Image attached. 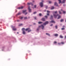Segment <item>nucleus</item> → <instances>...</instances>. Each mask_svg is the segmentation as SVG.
Instances as JSON below:
<instances>
[{"mask_svg":"<svg viewBox=\"0 0 66 66\" xmlns=\"http://www.w3.org/2000/svg\"><path fill=\"white\" fill-rule=\"evenodd\" d=\"M30 6H29L28 7V9L29 11V12H31V9H30Z\"/></svg>","mask_w":66,"mask_h":66,"instance_id":"obj_9","label":"nucleus"},{"mask_svg":"<svg viewBox=\"0 0 66 66\" xmlns=\"http://www.w3.org/2000/svg\"><path fill=\"white\" fill-rule=\"evenodd\" d=\"M36 12H34V14H36Z\"/></svg>","mask_w":66,"mask_h":66,"instance_id":"obj_34","label":"nucleus"},{"mask_svg":"<svg viewBox=\"0 0 66 66\" xmlns=\"http://www.w3.org/2000/svg\"><path fill=\"white\" fill-rule=\"evenodd\" d=\"M59 14H62V12L60 11H59Z\"/></svg>","mask_w":66,"mask_h":66,"instance_id":"obj_22","label":"nucleus"},{"mask_svg":"<svg viewBox=\"0 0 66 66\" xmlns=\"http://www.w3.org/2000/svg\"><path fill=\"white\" fill-rule=\"evenodd\" d=\"M15 12H17V11H15Z\"/></svg>","mask_w":66,"mask_h":66,"instance_id":"obj_57","label":"nucleus"},{"mask_svg":"<svg viewBox=\"0 0 66 66\" xmlns=\"http://www.w3.org/2000/svg\"><path fill=\"white\" fill-rule=\"evenodd\" d=\"M61 30H65V28H62L61 29Z\"/></svg>","mask_w":66,"mask_h":66,"instance_id":"obj_33","label":"nucleus"},{"mask_svg":"<svg viewBox=\"0 0 66 66\" xmlns=\"http://www.w3.org/2000/svg\"><path fill=\"white\" fill-rule=\"evenodd\" d=\"M61 11H63V10L62 9H61Z\"/></svg>","mask_w":66,"mask_h":66,"instance_id":"obj_52","label":"nucleus"},{"mask_svg":"<svg viewBox=\"0 0 66 66\" xmlns=\"http://www.w3.org/2000/svg\"><path fill=\"white\" fill-rule=\"evenodd\" d=\"M39 16H42V14L40 13L39 14Z\"/></svg>","mask_w":66,"mask_h":66,"instance_id":"obj_31","label":"nucleus"},{"mask_svg":"<svg viewBox=\"0 0 66 66\" xmlns=\"http://www.w3.org/2000/svg\"><path fill=\"white\" fill-rule=\"evenodd\" d=\"M64 38H65V39H66V35L65 36Z\"/></svg>","mask_w":66,"mask_h":66,"instance_id":"obj_47","label":"nucleus"},{"mask_svg":"<svg viewBox=\"0 0 66 66\" xmlns=\"http://www.w3.org/2000/svg\"><path fill=\"white\" fill-rule=\"evenodd\" d=\"M48 23L49 22L48 21H46L45 23H44L43 24L44 26H46L47 24H48Z\"/></svg>","mask_w":66,"mask_h":66,"instance_id":"obj_7","label":"nucleus"},{"mask_svg":"<svg viewBox=\"0 0 66 66\" xmlns=\"http://www.w3.org/2000/svg\"><path fill=\"white\" fill-rule=\"evenodd\" d=\"M64 21V20L63 19H61L60 20L61 22H62Z\"/></svg>","mask_w":66,"mask_h":66,"instance_id":"obj_23","label":"nucleus"},{"mask_svg":"<svg viewBox=\"0 0 66 66\" xmlns=\"http://www.w3.org/2000/svg\"><path fill=\"white\" fill-rule=\"evenodd\" d=\"M22 30L23 31V34H26V32H25V31H24L25 30L26 31H28V32H31V31H32V30L30 29V28H26V29H25L24 28H23L22 29Z\"/></svg>","mask_w":66,"mask_h":66,"instance_id":"obj_1","label":"nucleus"},{"mask_svg":"<svg viewBox=\"0 0 66 66\" xmlns=\"http://www.w3.org/2000/svg\"><path fill=\"white\" fill-rule=\"evenodd\" d=\"M46 35H48V36H50V34L48 33H46Z\"/></svg>","mask_w":66,"mask_h":66,"instance_id":"obj_18","label":"nucleus"},{"mask_svg":"<svg viewBox=\"0 0 66 66\" xmlns=\"http://www.w3.org/2000/svg\"><path fill=\"white\" fill-rule=\"evenodd\" d=\"M23 6H21L17 8L18 9H23Z\"/></svg>","mask_w":66,"mask_h":66,"instance_id":"obj_8","label":"nucleus"},{"mask_svg":"<svg viewBox=\"0 0 66 66\" xmlns=\"http://www.w3.org/2000/svg\"><path fill=\"white\" fill-rule=\"evenodd\" d=\"M53 26V24H51L50 25V26Z\"/></svg>","mask_w":66,"mask_h":66,"instance_id":"obj_45","label":"nucleus"},{"mask_svg":"<svg viewBox=\"0 0 66 66\" xmlns=\"http://www.w3.org/2000/svg\"><path fill=\"white\" fill-rule=\"evenodd\" d=\"M39 24H41V23H42L43 22H38Z\"/></svg>","mask_w":66,"mask_h":66,"instance_id":"obj_25","label":"nucleus"},{"mask_svg":"<svg viewBox=\"0 0 66 66\" xmlns=\"http://www.w3.org/2000/svg\"><path fill=\"white\" fill-rule=\"evenodd\" d=\"M57 12L56 11L54 12V14H53V15L55 18H56L57 16H59V14H57Z\"/></svg>","mask_w":66,"mask_h":66,"instance_id":"obj_2","label":"nucleus"},{"mask_svg":"<svg viewBox=\"0 0 66 66\" xmlns=\"http://www.w3.org/2000/svg\"><path fill=\"white\" fill-rule=\"evenodd\" d=\"M63 14H65L66 13V11H63Z\"/></svg>","mask_w":66,"mask_h":66,"instance_id":"obj_24","label":"nucleus"},{"mask_svg":"<svg viewBox=\"0 0 66 66\" xmlns=\"http://www.w3.org/2000/svg\"><path fill=\"white\" fill-rule=\"evenodd\" d=\"M32 2H34V1H32Z\"/></svg>","mask_w":66,"mask_h":66,"instance_id":"obj_54","label":"nucleus"},{"mask_svg":"<svg viewBox=\"0 0 66 66\" xmlns=\"http://www.w3.org/2000/svg\"><path fill=\"white\" fill-rule=\"evenodd\" d=\"M31 3H27L28 5H31Z\"/></svg>","mask_w":66,"mask_h":66,"instance_id":"obj_26","label":"nucleus"},{"mask_svg":"<svg viewBox=\"0 0 66 66\" xmlns=\"http://www.w3.org/2000/svg\"><path fill=\"white\" fill-rule=\"evenodd\" d=\"M34 6L35 8H36V5H35Z\"/></svg>","mask_w":66,"mask_h":66,"instance_id":"obj_37","label":"nucleus"},{"mask_svg":"<svg viewBox=\"0 0 66 66\" xmlns=\"http://www.w3.org/2000/svg\"><path fill=\"white\" fill-rule=\"evenodd\" d=\"M34 24H35V23H34Z\"/></svg>","mask_w":66,"mask_h":66,"instance_id":"obj_53","label":"nucleus"},{"mask_svg":"<svg viewBox=\"0 0 66 66\" xmlns=\"http://www.w3.org/2000/svg\"><path fill=\"white\" fill-rule=\"evenodd\" d=\"M30 5H31L32 6V5H33V4L32 3H31V4H30Z\"/></svg>","mask_w":66,"mask_h":66,"instance_id":"obj_41","label":"nucleus"},{"mask_svg":"<svg viewBox=\"0 0 66 66\" xmlns=\"http://www.w3.org/2000/svg\"><path fill=\"white\" fill-rule=\"evenodd\" d=\"M63 6H65V5L64 4V5H63Z\"/></svg>","mask_w":66,"mask_h":66,"instance_id":"obj_51","label":"nucleus"},{"mask_svg":"<svg viewBox=\"0 0 66 66\" xmlns=\"http://www.w3.org/2000/svg\"><path fill=\"white\" fill-rule=\"evenodd\" d=\"M42 20L43 21H45L46 20H45V18H43L42 19Z\"/></svg>","mask_w":66,"mask_h":66,"instance_id":"obj_12","label":"nucleus"},{"mask_svg":"<svg viewBox=\"0 0 66 66\" xmlns=\"http://www.w3.org/2000/svg\"><path fill=\"white\" fill-rule=\"evenodd\" d=\"M17 33H18H18H19L18 32H17Z\"/></svg>","mask_w":66,"mask_h":66,"instance_id":"obj_56","label":"nucleus"},{"mask_svg":"<svg viewBox=\"0 0 66 66\" xmlns=\"http://www.w3.org/2000/svg\"><path fill=\"white\" fill-rule=\"evenodd\" d=\"M57 43V42H56V41H55L54 42V44H56Z\"/></svg>","mask_w":66,"mask_h":66,"instance_id":"obj_39","label":"nucleus"},{"mask_svg":"<svg viewBox=\"0 0 66 66\" xmlns=\"http://www.w3.org/2000/svg\"><path fill=\"white\" fill-rule=\"evenodd\" d=\"M50 19H53V16L51 15V17L50 18Z\"/></svg>","mask_w":66,"mask_h":66,"instance_id":"obj_14","label":"nucleus"},{"mask_svg":"<svg viewBox=\"0 0 66 66\" xmlns=\"http://www.w3.org/2000/svg\"><path fill=\"white\" fill-rule=\"evenodd\" d=\"M54 5H55V6H58V4H57V3L56 2H55L54 3Z\"/></svg>","mask_w":66,"mask_h":66,"instance_id":"obj_11","label":"nucleus"},{"mask_svg":"<svg viewBox=\"0 0 66 66\" xmlns=\"http://www.w3.org/2000/svg\"><path fill=\"white\" fill-rule=\"evenodd\" d=\"M46 9H48V6H46Z\"/></svg>","mask_w":66,"mask_h":66,"instance_id":"obj_46","label":"nucleus"},{"mask_svg":"<svg viewBox=\"0 0 66 66\" xmlns=\"http://www.w3.org/2000/svg\"><path fill=\"white\" fill-rule=\"evenodd\" d=\"M63 28H64V27H65V26H63Z\"/></svg>","mask_w":66,"mask_h":66,"instance_id":"obj_49","label":"nucleus"},{"mask_svg":"<svg viewBox=\"0 0 66 66\" xmlns=\"http://www.w3.org/2000/svg\"><path fill=\"white\" fill-rule=\"evenodd\" d=\"M21 14V13L19 12L16 15V16H18V15H20Z\"/></svg>","mask_w":66,"mask_h":66,"instance_id":"obj_13","label":"nucleus"},{"mask_svg":"<svg viewBox=\"0 0 66 66\" xmlns=\"http://www.w3.org/2000/svg\"><path fill=\"white\" fill-rule=\"evenodd\" d=\"M50 23H55V22L53 20H52L51 21H50Z\"/></svg>","mask_w":66,"mask_h":66,"instance_id":"obj_10","label":"nucleus"},{"mask_svg":"<svg viewBox=\"0 0 66 66\" xmlns=\"http://www.w3.org/2000/svg\"><path fill=\"white\" fill-rule=\"evenodd\" d=\"M58 34H55L54 35V36H58Z\"/></svg>","mask_w":66,"mask_h":66,"instance_id":"obj_17","label":"nucleus"},{"mask_svg":"<svg viewBox=\"0 0 66 66\" xmlns=\"http://www.w3.org/2000/svg\"><path fill=\"white\" fill-rule=\"evenodd\" d=\"M54 9V7L53 6H52L51 7V10H53Z\"/></svg>","mask_w":66,"mask_h":66,"instance_id":"obj_16","label":"nucleus"},{"mask_svg":"<svg viewBox=\"0 0 66 66\" xmlns=\"http://www.w3.org/2000/svg\"><path fill=\"white\" fill-rule=\"evenodd\" d=\"M20 19H21V20H22V19H23V17H21L20 18Z\"/></svg>","mask_w":66,"mask_h":66,"instance_id":"obj_27","label":"nucleus"},{"mask_svg":"<svg viewBox=\"0 0 66 66\" xmlns=\"http://www.w3.org/2000/svg\"><path fill=\"white\" fill-rule=\"evenodd\" d=\"M34 18L35 19H36H36H37V18H36V17H34Z\"/></svg>","mask_w":66,"mask_h":66,"instance_id":"obj_40","label":"nucleus"},{"mask_svg":"<svg viewBox=\"0 0 66 66\" xmlns=\"http://www.w3.org/2000/svg\"><path fill=\"white\" fill-rule=\"evenodd\" d=\"M17 21L18 22L19 21H20L19 20H17Z\"/></svg>","mask_w":66,"mask_h":66,"instance_id":"obj_50","label":"nucleus"},{"mask_svg":"<svg viewBox=\"0 0 66 66\" xmlns=\"http://www.w3.org/2000/svg\"><path fill=\"white\" fill-rule=\"evenodd\" d=\"M58 45H61V44L60 43H58Z\"/></svg>","mask_w":66,"mask_h":66,"instance_id":"obj_48","label":"nucleus"},{"mask_svg":"<svg viewBox=\"0 0 66 66\" xmlns=\"http://www.w3.org/2000/svg\"><path fill=\"white\" fill-rule=\"evenodd\" d=\"M30 16H28V19H30Z\"/></svg>","mask_w":66,"mask_h":66,"instance_id":"obj_44","label":"nucleus"},{"mask_svg":"<svg viewBox=\"0 0 66 66\" xmlns=\"http://www.w3.org/2000/svg\"><path fill=\"white\" fill-rule=\"evenodd\" d=\"M50 12L48 10L47 11V12L48 13H50Z\"/></svg>","mask_w":66,"mask_h":66,"instance_id":"obj_36","label":"nucleus"},{"mask_svg":"<svg viewBox=\"0 0 66 66\" xmlns=\"http://www.w3.org/2000/svg\"><path fill=\"white\" fill-rule=\"evenodd\" d=\"M55 28L56 29H57V25L55 26Z\"/></svg>","mask_w":66,"mask_h":66,"instance_id":"obj_29","label":"nucleus"},{"mask_svg":"<svg viewBox=\"0 0 66 66\" xmlns=\"http://www.w3.org/2000/svg\"><path fill=\"white\" fill-rule=\"evenodd\" d=\"M12 28V29L13 31H16V28L15 26H12L11 27Z\"/></svg>","mask_w":66,"mask_h":66,"instance_id":"obj_6","label":"nucleus"},{"mask_svg":"<svg viewBox=\"0 0 66 66\" xmlns=\"http://www.w3.org/2000/svg\"><path fill=\"white\" fill-rule=\"evenodd\" d=\"M61 15H59L58 16V17L57 18L58 19H60L61 18Z\"/></svg>","mask_w":66,"mask_h":66,"instance_id":"obj_19","label":"nucleus"},{"mask_svg":"<svg viewBox=\"0 0 66 66\" xmlns=\"http://www.w3.org/2000/svg\"><path fill=\"white\" fill-rule=\"evenodd\" d=\"M40 27H42V29H44V28H45V27L42 24L41 26H39L38 27V28H40Z\"/></svg>","mask_w":66,"mask_h":66,"instance_id":"obj_5","label":"nucleus"},{"mask_svg":"<svg viewBox=\"0 0 66 66\" xmlns=\"http://www.w3.org/2000/svg\"><path fill=\"white\" fill-rule=\"evenodd\" d=\"M45 17L46 18V19H47V18H48V16H45Z\"/></svg>","mask_w":66,"mask_h":66,"instance_id":"obj_32","label":"nucleus"},{"mask_svg":"<svg viewBox=\"0 0 66 66\" xmlns=\"http://www.w3.org/2000/svg\"><path fill=\"white\" fill-rule=\"evenodd\" d=\"M61 44H62V45H63V44H64V43L63 42H61Z\"/></svg>","mask_w":66,"mask_h":66,"instance_id":"obj_28","label":"nucleus"},{"mask_svg":"<svg viewBox=\"0 0 66 66\" xmlns=\"http://www.w3.org/2000/svg\"><path fill=\"white\" fill-rule=\"evenodd\" d=\"M46 10H45V12H46Z\"/></svg>","mask_w":66,"mask_h":66,"instance_id":"obj_55","label":"nucleus"},{"mask_svg":"<svg viewBox=\"0 0 66 66\" xmlns=\"http://www.w3.org/2000/svg\"><path fill=\"white\" fill-rule=\"evenodd\" d=\"M26 11H27V10H23V13H24L25 12H26Z\"/></svg>","mask_w":66,"mask_h":66,"instance_id":"obj_15","label":"nucleus"},{"mask_svg":"<svg viewBox=\"0 0 66 66\" xmlns=\"http://www.w3.org/2000/svg\"><path fill=\"white\" fill-rule=\"evenodd\" d=\"M23 24H21L19 25V26H22Z\"/></svg>","mask_w":66,"mask_h":66,"instance_id":"obj_30","label":"nucleus"},{"mask_svg":"<svg viewBox=\"0 0 66 66\" xmlns=\"http://www.w3.org/2000/svg\"><path fill=\"white\" fill-rule=\"evenodd\" d=\"M24 19H28V18L26 16V17H24Z\"/></svg>","mask_w":66,"mask_h":66,"instance_id":"obj_21","label":"nucleus"},{"mask_svg":"<svg viewBox=\"0 0 66 66\" xmlns=\"http://www.w3.org/2000/svg\"><path fill=\"white\" fill-rule=\"evenodd\" d=\"M60 37L61 38H63V37L62 35H60Z\"/></svg>","mask_w":66,"mask_h":66,"instance_id":"obj_20","label":"nucleus"},{"mask_svg":"<svg viewBox=\"0 0 66 66\" xmlns=\"http://www.w3.org/2000/svg\"><path fill=\"white\" fill-rule=\"evenodd\" d=\"M47 16H49V15H50V14H49V13H48L47 14Z\"/></svg>","mask_w":66,"mask_h":66,"instance_id":"obj_38","label":"nucleus"},{"mask_svg":"<svg viewBox=\"0 0 66 66\" xmlns=\"http://www.w3.org/2000/svg\"><path fill=\"white\" fill-rule=\"evenodd\" d=\"M49 3H51V1H49Z\"/></svg>","mask_w":66,"mask_h":66,"instance_id":"obj_42","label":"nucleus"},{"mask_svg":"<svg viewBox=\"0 0 66 66\" xmlns=\"http://www.w3.org/2000/svg\"><path fill=\"white\" fill-rule=\"evenodd\" d=\"M44 1L42 0V2L40 3V5L41 7H43V3L44 2Z\"/></svg>","mask_w":66,"mask_h":66,"instance_id":"obj_4","label":"nucleus"},{"mask_svg":"<svg viewBox=\"0 0 66 66\" xmlns=\"http://www.w3.org/2000/svg\"><path fill=\"white\" fill-rule=\"evenodd\" d=\"M59 1V3L60 4L61 3H64V2H65V0H63L62 2H61V0H58Z\"/></svg>","mask_w":66,"mask_h":66,"instance_id":"obj_3","label":"nucleus"},{"mask_svg":"<svg viewBox=\"0 0 66 66\" xmlns=\"http://www.w3.org/2000/svg\"><path fill=\"white\" fill-rule=\"evenodd\" d=\"M39 28H38L37 29V31H38V30H39Z\"/></svg>","mask_w":66,"mask_h":66,"instance_id":"obj_35","label":"nucleus"},{"mask_svg":"<svg viewBox=\"0 0 66 66\" xmlns=\"http://www.w3.org/2000/svg\"><path fill=\"white\" fill-rule=\"evenodd\" d=\"M27 14H28V12H26V13L25 14V15H27Z\"/></svg>","mask_w":66,"mask_h":66,"instance_id":"obj_43","label":"nucleus"}]
</instances>
